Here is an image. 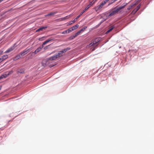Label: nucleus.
I'll return each mask as SVG.
<instances>
[{"mask_svg":"<svg viewBox=\"0 0 154 154\" xmlns=\"http://www.w3.org/2000/svg\"><path fill=\"white\" fill-rule=\"evenodd\" d=\"M97 0H93L92 2L94 3V4L95 2H96L97 1Z\"/></svg>","mask_w":154,"mask_h":154,"instance_id":"nucleus-36","label":"nucleus"},{"mask_svg":"<svg viewBox=\"0 0 154 154\" xmlns=\"http://www.w3.org/2000/svg\"><path fill=\"white\" fill-rule=\"evenodd\" d=\"M79 26V25L76 24V25H75V26H73V27L74 29L75 30V29H77L78 28Z\"/></svg>","mask_w":154,"mask_h":154,"instance_id":"nucleus-24","label":"nucleus"},{"mask_svg":"<svg viewBox=\"0 0 154 154\" xmlns=\"http://www.w3.org/2000/svg\"><path fill=\"white\" fill-rule=\"evenodd\" d=\"M49 42V41H48V39L47 40H46V41H45L44 42H43V43L42 44V45H43V46L44 47V46L45 45V44H47Z\"/></svg>","mask_w":154,"mask_h":154,"instance_id":"nucleus-19","label":"nucleus"},{"mask_svg":"<svg viewBox=\"0 0 154 154\" xmlns=\"http://www.w3.org/2000/svg\"><path fill=\"white\" fill-rule=\"evenodd\" d=\"M116 0H111L110 2L108 4V5H110L111 4L114 3L116 1Z\"/></svg>","mask_w":154,"mask_h":154,"instance_id":"nucleus-20","label":"nucleus"},{"mask_svg":"<svg viewBox=\"0 0 154 154\" xmlns=\"http://www.w3.org/2000/svg\"><path fill=\"white\" fill-rule=\"evenodd\" d=\"M3 61L1 57L0 58V63Z\"/></svg>","mask_w":154,"mask_h":154,"instance_id":"nucleus-39","label":"nucleus"},{"mask_svg":"<svg viewBox=\"0 0 154 154\" xmlns=\"http://www.w3.org/2000/svg\"><path fill=\"white\" fill-rule=\"evenodd\" d=\"M43 46L42 45L38 48L35 51L33 52L35 54H36L37 53L39 52L43 48Z\"/></svg>","mask_w":154,"mask_h":154,"instance_id":"nucleus-7","label":"nucleus"},{"mask_svg":"<svg viewBox=\"0 0 154 154\" xmlns=\"http://www.w3.org/2000/svg\"><path fill=\"white\" fill-rule=\"evenodd\" d=\"M76 37V36L75 35H73V36H71V39H73L74 38H75Z\"/></svg>","mask_w":154,"mask_h":154,"instance_id":"nucleus-34","label":"nucleus"},{"mask_svg":"<svg viewBox=\"0 0 154 154\" xmlns=\"http://www.w3.org/2000/svg\"><path fill=\"white\" fill-rule=\"evenodd\" d=\"M91 7V6H90V5H89V4L85 8V10L87 11V10H88Z\"/></svg>","mask_w":154,"mask_h":154,"instance_id":"nucleus-23","label":"nucleus"},{"mask_svg":"<svg viewBox=\"0 0 154 154\" xmlns=\"http://www.w3.org/2000/svg\"><path fill=\"white\" fill-rule=\"evenodd\" d=\"M87 28V27L85 26H84V27H83V28H82V29H81V30H80L81 31V32L82 31H83L84 30L86 29Z\"/></svg>","mask_w":154,"mask_h":154,"instance_id":"nucleus-27","label":"nucleus"},{"mask_svg":"<svg viewBox=\"0 0 154 154\" xmlns=\"http://www.w3.org/2000/svg\"><path fill=\"white\" fill-rule=\"evenodd\" d=\"M72 30V31L74 30H75L74 28V27L73 26H72V27H71V28H70Z\"/></svg>","mask_w":154,"mask_h":154,"instance_id":"nucleus-37","label":"nucleus"},{"mask_svg":"<svg viewBox=\"0 0 154 154\" xmlns=\"http://www.w3.org/2000/svg\"><path fill=\"white\" fill-rule=\"evenodd\" d=\"M49 42H50L52 40H54V39L53 38H50L48 39Z\"/></svg>","mask_w":154,"mask_h":154,"instance_id":"nucleus-30","label":"nucleus"},{"mask_svg":"<svg viewBox=\"0 0 154 154\" xmlns=\"http://www.w3.org/2000/svg\"><path fill=\"white\" fill-rule=\"evenodd\" d=\"M136 5H137V3H133V4H132L130 6L127 8L128 10H130V9H131L134 6H135Z\"/></svg>","mask_w":154,"mask_h":154,"instance_id":"nucleus-16","label":"nucleus"},{"mask_svg":"<svg viewBox=\"0 0 154 154\" xmlns=\"http://www.w3.org/2000/svg\"><path fill=\"white\" fill-rule=\"evenodd\" d=\"M4 0H0V2H2V1H3Z\"/></svg>","mask_w":154,"mask_h":154,"instance_id":"nucleus-42","label":"nucleus"},{"mask_svg":"<svg viewBox=\"0 0 154 154\" xmlns=\"http://www.w3.org/2000/svg\"><path fill=\"white\" fill-rule=\"evenodd\" d=\"M50 45H48L47 46H46L44 48V50H46V49H47L48 48V46H49Z\"/></svg>","mask_w":154,"mask_h":154,"instance_id":"nucleus-35","label":"nucleus"},{"mask_svg":"<svg viewBox=\"0 0 154 154\" xmlns=\"http://www.w3.org/2000/svg\"><path fill=\"white\" fill-rule=\"evenodd\" d=\"M67 31L68 33H69L71 32L72 31V30L70 28H69L68 29H67Z\"/></svg>","mask_w":154,"mask_h":154,"instance_id":"nucleus-28","label":"nucleus"},{"mask_svg":"<svg viewBox=\"0 0 154 154\" xmlns=\"http://www.w3.org/2000/svg\"><path fill=\"white\" fill-rule=\"evenodd\" d=\"M67 31L68 33H69L71 32L72 31V30L70 28H69L68 29H67Z\"/></svg>","mask_w":154,"mask_h":154,"instance_id":"nucleus-29","label":"nucleus"},{"mask_svg":"<svg viewBox=\"0 0 154 154\" xmlns=\"http://www.w3.org/2000/svg\"><path fill=\"white\" fill-rule=\"evenodd\" d=\"M21 55H20V53L19 54L17 55L14 58V60H16L19 59L21 57Z\"/></svg>","mask_w":154,"mask_h":154,"instance_id":"nucleus-14","label":"nucleus"},{"mask_svg":"<svg viewBox=\"0 0 154 154\" xmlns=\"http://www.w3.org/2000/svg\"><path fill=\"white\" fill-rule=\"evenodd\" d=\"M57 13V12H51L50 13H49L47 15H46V16H51V15H53Z\"/></svg>","mask_w":154,"mask_h":154,"instance_id":"nucleus-17","label":"nucleus"},{"mask_svg":"<svg viewBox=\"0 0 154 154\" xmlns=\"http://www.w3.org/2000/svg\"><path fill=\"white\" fill-rule=\"evenodd\" d=\"M75 21H76V20H75V19H74V20L70 22L69 23L68 25H72L73 23H74Z\"/></svg>","mask_w":154,"mask_h":154,"instance_id":"nucleus-22","label":"nucleus"},{"mask_svg":"<svg viewBox=\"0 0 154 154\" xmlns=\"http://www.w3.org/2000/svg\"><path fill=\"white\" fill-rule=\"evenodd\" d=\"M29 51H30L29 49H27L26 48L23 51L21 52L20 53V54L21 56H23L26 54H27Z\"/></svg>","mask_w":154,"mask_h":154,"instance_id":"nucleus-5","label":"nucleus"},{"mask_svg":"<svg viewBox=\"0 0 154 154\" xmlns=\"http://www.w3.org/2000/svg\"><path fill=\"white\" fill-rule=\"evenodd\" d=\"M40 31V30H39V28L38 29H37L36 31V32H38V31Z\"/></svg>","mask_w":154,"mask_h":154,"instance_id":"nucleus-41","label":"nucleus"},{"mask_svg":"<svg viewBox=\"0 0 154 154\" xmlns=\"http://www.w3.org/2000/svg\"><path fill=\"white\" fill-rule=\"evenodd\" d=\"M70 49L71 48L70 47L66 48H65L63 49L61 51V52L63 53H64L67 51L70 50Z\"/></svg>","mask_w":154,"mask_h":154,"instance_id":"nucleus-9","label":"nucleus"},{"mask_svg":"<svg viewBox=\"0 0 154 154\" xmlns=\"http://www.w3.org/2000/svg\"><path fill=\"white\" fill-rule=\"evenodd\" d=\"M114 27L113 26H111L110 27L108 31L106 32V33L107 34L109 32H110L114 28Z\"/></svg>","mask_w":154,"mask_h":154,"instance_id":"nucleus-15","label":"nucleus"},{"mask_svg":"<svg viewBox=\"0 0 154 154\" xmlns=\"http://www.w3.org/2000/svg\"><path fill=\"white\" fill-rule=\"evenodd\" d=\"M47 28V26L45 27H41L39 28V30H40V31H42L43 30V29H46Z\"/></svg>","mask_w":154,"mask_h":154,"instance_id":"nucleus-21","label":"nucleus"},{"mask_svg":"<svg viewBox=\"0 0 154 154\" xmlns=\"http://www.w3.org/2000/svg\"><path fill=\"white\" fill-rule=\"evenodd\" d=\"M86 10H85V9H84L83 11L81 12V15H82L84 12H85Z\"/></svg>","mask_w":154,"mask_h":154,"instance_id":"nucleus-33","label":"nucleus"},{"mask_svg":"<svg viewBox=\"0 0 154 154\" xmlns=\"http://www.w3.org/2000/svg\"><path fill=\"white\" fill-rule=\"evenodd\" d=\"M140 4L138 5L137 6V7L132 11L131 14H134L140 9Z\"/></svg>","mask_w":154,"mask_h":154,"instance_id":"nucleus-6","label":"nucleus"},{"mask_svg":"<svg viewBox=\"0 0 154 154\" xmlns=\"http://www.w3.org/2000/svg\"><path fill=\"white\" fill-rule=\"evenodd\" d=\"M67 31V30H66L63 32H62V33L63 34H65L67 33H68Z\"/></svg>","mask_w":154,"mask_h":154,"instance_id":"nucleus-31","label":"nucleus"},{"mask_svg":"<svg viewBox=\"0 0 154 154\" xmlns=\"http://www.w3.org/2000/svg\"><path fill=\"white\" fill-rule=\"evenodd\" d=\"M3 52V51H0V56L2 54Z\"/></svg>","mask_w":154,"mask_h":154,"instance_id":"nucleus-38","label":"nucleus"},{"mask_svg":"<svg viewBox=\"0 0 154 154\" xmlns=\"http://www.w3.org/2000/svg\"><path fill=\"white\" fill-rule=\"evenodd\" d=\"M57 56H56V54L54 55V56L50 57L48 60H45L42 61V63L43 64V66H48L50 67H51L54 65L53 64H50V63H51V61L54 60H55L57 58Z\"/></svg>","mask_w":154,"mask_h":154,"instance_id":"nucleus-2","label":"nucleus"},{"mask_svg":"<svg viewBox=\"0 0 154 154\" xmlns=\"http://www.w3.org/2000/svg\"><path fill=\"white\" fill-rule=\"evenodd\" d=\"M1 57L3 61L5 60L8 58V55L7 54H5L3 56H2Z\"/></svg>","mask_w":154,"mask_h":154,"instance_id":"nucleus-13","label":"nucleus"},{"mask_svg":"<svg viewBox=\"0 0 154 154\" xmlns=\"http://www.w3.org/2000/svg\"><path fill=\"white\" fill-rule=\"evenodd\" d=\"M94 4V3H93V2H91L89 4V5H90V6H91V7Z\"/></svg>","mask_w":154,"mask_h":154,"instance_id":"nucleus-32","label":"nucleus"},{"mask_svg":"<svg viewBox=\"0 0 154 154\" xmlns=\"http://www.w3.org/2000/svg\"><path fill=\"white\" fill-rule=\"evenodd\" d=\"M49 42V41H48V39L47 40H46V41H45L44 42H43V43L42 44V45H43V46L44 47V46L45 45V44H47Z\"/></svg>","mask_w":154,"mask_h":154,"instance_id":"nucleus-18","label":"nucleus"},{"mask_svg":"<svg viewBox=\"0 0 154 154\" xmlns=\"http://www.w3.org/2000/svg\"><path fill=\"white\" fill-rule=\"evenodd\" d=\"M12 73V71L9 72L8 73H7V74H4L3 75H2L1 78H6L7 76L9 75L10 74H11Z\"/></svg>","mask_w":154,"mask_h":154,"instance_id":"nucleus-11","label":"nucleus"},{"mask_svg":"<svg viewBox=\"0 0 154 154\" xmlns=\"http://www.w3.org/2000/svg\"><path fill=\"white\" fill-rule=\"evenodd\" d=\"M14 49V46H12L8 49L5 52V53H8L13 51Z\"/></svg>","mask_w":154,"mask_h":154,"instance_id":"nucleus-8","label":"nucleus"},{"mask_svg":"<svg viewBox=\"0 0 154 154\" xmlns=\"http://www.w3.org/2000/svg\"><path fill=\"white\" fill-rule=\"evenodd\" d=\"M100 40V38H96L89 44V47H91L92 46L96 47L98 45L97 43Z\"/></svg>","mask_w":154,"mask_h":154,"instance_id":"nucleus-3","label":"nucleus"},{"mask_svg":"<svg viewBox=\"0 0 154 154\" xmlns=\"http://www.w3.org/2000/svg\"><path fill=\"white\" fill-rule=\"evenodd\" d=\"M106 3L105 2L103 1L100 4V5L95 7L94 9L96 11H97L100 10L103 7V6Z\"/></svg>","mask_w":154,"mask_h":154,"instance_id":"nucleus-4","label":"nucleus"},{"mask_svg":"<svg viewBox=\"0 0 154 154\" xmlns=\"http://www.w3.org/2000/svg\"><path fill=\"white\" fill-rule=\"evenodd\" d=\"M79 17H80V15H79V16H78L77 17H76L75 19V20H77L78 18H79Z\"/></svg>","mask_w":154,"mask_h":154,"instance_id":"nucleus-40","label":"nucleus"},{"mask_svg":"<svg viewBox=\"0 0 154 154\" xmlns=\"http://www.w3.org/2000/svg\"><path fill=\"white\" fill-rule=\"evenodd\" d=\"M124 4L125 5L123 6H121L118 7H116L113 9L107 11L106 12V14L108 17H112L120 12H121V10L124 8L125 6L127 5L126 3H124Z\"/></svg>","mask_w":154,"mask_h":154,"instance_id":"nucleus-1","label":"nucleus"},{"mask_svg":"<svg viewBox=\"0 0 154 154\" xmlns=\"http://www.w3.org/2000/svg\"><path fill=\"white\" fill-rule=\"evenodd\" d=\"M117 0H116V1H117Z\"/></svg>","mask_w":154,"mask_h":154,"instance_id":"nucleus-44","label":"nucleus"},{"mask_svg":"<svg viewBox=\"0 0 154 154\" xmlns=\"http://www.w3.org/2000/svg\"><path fill=\"white\" fill-rule=\"evenodd\" d=\"M81 15V14H80V15H80V16Z\"/></svg>","mask_w":154,"mask_h":154,"instance_id":"nucleus-43","label":"nucleus"},{"mask_svg":"<svg viewBox=\"0 0 154 154\" xmlns=\"http://www.w3.org/2000/svg\"><path fill=\"white\" fill-rule=\"evenodd\" d=\"M81 32V31L80 30H79V31L78 32L76 33L75 34V35L77 36L80 34Z\"/></svg>","mask_w":154,"mask_h":154,"instance_id":"nucleus-25","label":"nucleus"},{"mask_svg":"<svg viewBox=\"0 0 154 154\" xmlns=\"http://www.w3.org/2000/svg\"><path fill=\"white\" fill-rule=\"evenodd\" d=\"M141 1V0H136L134 3H137V5Z\"/></svg>","mask_w":154,"mask_h":154,"instance_id":"nucleus-26","label":"nucleus"},{"mask_svg":"<svg viewBox=\"0 0 154 154\" xmlns=\"http://www.w3.org/2000/svg\"><path fill=\"white\" fill-rule=\"evenodd\" d=\"M17 72L18 73H22L24 72V70L23 69H19L17 70Z\"/></svg>","mask_w":154,"mask_h":154,"instance_id":"nucleus-10","label":"nucleus"},{"mask_svg":"<svg viewBox=\"0 0 154 154\" xmlns=\"http://www.w3.org/2000/svg\"><path fill=\"white\" fill-rule=\"evenodd\" d=\"M61 52V51H59L57 54H56V56H57V58H59L63 56V55L62 54H63V53Z\"/></svg>","mask_w":154,"mask_h":154,"instance_id":"nucleus-12","label":"nucleus"}]
</instances>
